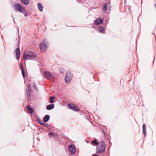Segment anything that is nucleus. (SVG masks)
<instances>
[{
    "label": "nucleus",
    "mask_w": 156,
    "mask_h": 156,
    "mask_svg": "<svg viewBox=\"0 0 156 156\" xmlns=\"http://www.w3.org/2000/svg\"><path fill=\"white\" fill-rule=\"evenodd\" d=\"M37 56V54L34 52L27 51L23 54V58L25 60H32Z\"/></svg>",
    "instance_id": "obj_1"
},
{
    "label": "nucleus",
    "mask_w": 156,
    "mask_h": 156,
    "mask_svg": "<svg viewBox=\"0 0 156 156\" xmlns=\"http://www.w3.org/2000/svg\"><path fill=\"white\" fill-rule=\"evenodd\" d=\"M105 145L103 141H101L99 144L97 148V152L99 154H102L105 151Z\"/></svg>",
    "instance_id": "obj_2"
},
{
    "label": "nucleus",
    "mask_w": 156,
    "mask_h": 156,
    "mask_svg": "<svg viewBox=\"0 0 156 156\" xmlns=\"http://www.w3.org/2000/svg\"><path fill=\"white\" fill-rule=\"evenodd\" d=\"M14 6L16 10L20 12H23L25 10L23 6H21L19 4H15L14 5Z\"/></svg>",
    "instance_id": "obj_3"
},
{
    "label": "nucleus",
    "mask_w": 156,
    "mask_h": 156,
    "mask_svg": "<svg viewBox=\"0 0 156 156\" xmlns=\"http://www.w3.org/2000/svg\"><path fill=\"white\" fill-rule=\"evenodd\" d=\"M47 48V40L44 39L43 40V42L40 45V48L42 51H45Z\"/></svg>",
    "instance_id": "obj_4"
},
{
    "label": "nucleus",
    "mask_w": 156,
    "mask_h": 156,
    "mask_svg": "<svg viewBox=\"0 0 156 156\" xmlns=\"http://www.w3.org/2000/svg\"><path fill=\"white\" fill-rule=\"evenodd\" d=\"M73 76L71 73L67 72L65 77V81L66 83H69L71 80Z\"/></svg>",
    "instance_id": "obj_5"
},
{
    "label": "nucleus",
    "mask_w": 156,
    "mask_h": 156,
    "mask_svg": "<svg viewBox=\"0 0 156 156\" xmlns=\"http://www.w3.org/2000/svg\"><path fill=\"white\" fill-rule=\"evenodd\" d=\"M67 105L70 109L74 111H77L80 110V108L74 104H68Z\"/></svg>",
    "instance_id": "obj_6"
},
{
    "label": "nucleus",
    "mask_w": 156,
    "mask_h": 156,
    "mask_svg": "<svg viewBox=\"0 0 156 156\" xmlns=\"http://www.w3.org/2000/svg\"><path fill=\"white\" fill-rule=\"evenodd\" d=\"M46 78L48 79L51 80L53 79V76L51 73L49 72H46L44 73Z\"/></svg>",
    "instance_id": "obj_7"
},
{
    "label": "nucleus",
    "mask_w": 156,
    "mask_h": 156,
    "mask_svg": "<svg viewBox=\"0 0 156 156\" xmlns=\"http://www.w3.org/2000/svg\"><path fill=\"white\" fill-rule=\"evenodd\" d=\"M69 150L71 154H73L76 152V149L74 145L72 144L70 145L69 147Z\"/></svg>",
    "instance_id": "obj_8"
},
{
    "label": "nucleus",
    "mask_w": 156,
    "mask_h": 156,
    "mask_svg": "<svg viewBox=\"0 0 156 156\" xmlns=\"http://www.w3.org/2000/svg\"><path fill=\"white\" fill-rule=\"evenodd\" d=\"M16 53L17 59L18 60L20 58V51L19 48H17L16 49Z\"/></svg>",
    "instance_id": "obj_9"
},
{
    "label": "nucleus",
    "mask_w": 156,
    "mask_h": 156,
    "mask_svg": "<svg viewBox=\"0 0 156 156\" xmlns=\"http://www.w3.org/2000/svg\"><path fill=\"white\" fill-rule=\"evenodd\" d=\"M103 22V20L101 18H98L94 22V23L96 25H99L101 24Z\"/></svg>",
    "instance_id": "obj_10"
},
{
    "label": "nucleus",
    "mask_w": 156,
    "mask_h": 156,
    "mask_svg": "<svg viewBox=\"0 0 156 156\" xmlns=\"http://www.w3.org/2000/svg\"><path fill=\"white\" fill-rule=\"evenodd\" d=\"M54 107V104H49L47 105L46 107V109L48 110L53 109Z\"/></svg>",
    "instance_id": "obj_11"
},
{
    "label": "nucleus",
    "mask_w": 156,
    "mask_h": 156,
    "mask_svg": "<svg viewBox=\"0 0 156 156\" xmlns=\"http://www.w3.org/2000/svg\"><path fill=\"white\" fill-rule=\"evenodd\" d=\"M50 119V116L48 115H46L44 116L43 119L44 122H46L48 121Z\"/></svg>",
    "instance_id": "obj_12"
},
{
    "label": "nucleus",
    "mask_w": 156,
    "mask_h": 156,
    "mask_svg": "<svg viewBox=\"0 0 156 156\" xmlns=\"http://www.w3.org/2000/svg\"><path fill=\"white\" fill-rule=\"evenodd\" d=\"M37 5L38 9L40 11H42L43 9V6L40 3H38Z\"/></svg>",
    "instance_id": "obj_13"
},
{
    "label": "nucleus",
    "mask_w": 156,
    "mask_h": 156,
    "mask_svg": "<svg viewBox=\"0 0 156 156\" xmlns=\"http://www.w3.org/2000/svg\"><path fill=\"white\" fill-rule=\"evenodd\" d=\"M143 132L144 136H146V127L145 124H143Z\"/></svg>",
    "instance_id": "obj_14"
},
{
    "label": "nucleus",
    "mask_w": 156,
    "mask_h": 156,
    "mask_svg": "<svg viewBox=\"0 0 156 156\" xmlns=\"http://www.w3.org/2000/svg\"><path fill=\"white\" fill-rule=\"evenodd\" d=\"M28 89L27 90V92H26L27 94V97L28 98H30V85H29L28 86Z\"/></svg>",
    "instance_id": "obj_15"
},
{
    "label": "nucleus",
    "mask_w": 156,
    "mask_h": 156,
    "mask_svg": "<svg viewBox=\"0 0 156 156\" xmlns=\"http://www.w3.org/2000/svg\"><path fill=\"white\" fill-rule=\"evenodd\" d=\"M26 108L27 109L28 112L30 113H31L33 111V109L32 108H31L30 106L29 105H27L26 106Z\"/></svg>",
    "instance_id": "obj_16"
},
{
    "label": "nucleus",
    "mask_w": 156,
    "mask_h": 156,
    "mask_svg": "<svg viewBox=\"0 0 156 156\" xmlns=\"http://www.w3.org/2000/svg\"><path fill=\"white\" fill-rule=\"evenodd\" d=\"M22 2L24 5H28L29 3V0H21Z\"/></svg>",
    "instance_id": "obj_17"
},
{
    "label": "nucleus",
    "mask_w": 156,
    "mask_h": 156,
    "mask_svg": "<svg viewBox=\"0 0 156 156\" xmlns=\"http://www.w3.org/2000/svg\"><path fill=\"white\" fill-rule=\"evenodd\" d=\"M105 30V28L101 26L99 28V31L101 33H104V31Z\"/></svg>",
    "instance_id": "obj_18"
},
{
    "label": "nucleus",
    "mask_w": 156,
    "mask_h": 156,
    "mask_svg": "<svg viewBox=\"0 0 156 156\" xmlns=\"http://www.w3.org/2000/svg\"><path fill=\"white\" fill-rule=\"evenodd\" d=\"M50 103H53L54 102L53 100L55 99V98L54 97L51 96L50 97Z\"/></svg>",
    "instance_id": "obj_19"
},
{
    "label": "nucleus",
    "mask_w": 156,
    "mask_h": 156,
    "mask_svg": "<svg viewBox=\"0 0 156 156\" xmlns=\"http://www.w3.org/2000/svg\"><path fill=\"white\" fill-rule=\"evenodd\" d=\"M107 5L106 4H104L103 5V11H106L107 9Z\"/></svg>",
    "instance_id": "obj_20"
},
{
    "label": "nucleus",
    "mask_w": 156,
    "mask_h": 156,
    "mask_svg": "<svg viewBox=\"0 0 156 156\" xmlns=\"http://www.w3.org/2000/svg\"><path fill=\"white\" fill-rule=\"evenodd\" d=\"M37 121H38V122L41 125V124H42V123L44 122H43V121L42 120L38 118H37Z\"/></svg>",
    "instance_id": "obj_21"
},
{
    "label": "nucleus",
    "mask_w": 156,
    "mask_h": 156,
    "mask_svg": "<svg viewBox=\"0 0 156 156\" xmlns=\"http://www.w3.org/2000/svg\"><path fill=\"white\" fill-rule=\"evenodd\" d=\"M22 13L24 15V16H25L27 17L28 16V13L25 10L23 12H22Z\"/></svg>",
    "instance_id": "obj_22"
},
{
    "label": "nucleus",
    "mask_w": 156,
    "mask_h": 156,
    "mask_svg": "<svg viewBox=\"0 0 156 156\" xmlns=\"http://www.w3.org/2000/svg\"><path fill=\"white\" fill-rule=\"evenodd\" d=\"M20 68H21V69L22 73V75H23V78H24V71H23V70L22 69V66H21V65H20Z\"/></svg>",
    "instance_id": "obj_23"
},
{
    "label": "nucleus",
    "mask_w": 156,
    "mask_h": 156,
    "mask_svg": "<svg viewBox=\"0 0 156 156\" xmlns=\"http://www.w3.org/2000/svg\"><path fill=\"white\" fill-rule=\"evenodd\" d=\"M41 125L45 127H47L48 126V124L44 122L42 123V124H41Z\"/></svg>",
    "instance_id": "obj_24"
},
{
    "label": "nucleus",
    "mask_w": 156,
    "mask_h": 156,
    "mask_svg": "<svg viewBox=\"0 0 156 156\" xmlns=\"http://www.w3.org/2000/svg\"><path fill=\"white\" fill-rule=\"evenodd\" d=\"M96 139H95L94 141H93L91 142V143L92 144H95L97 145L98 144V143L96 141Z\"/></svg>",
    "instance_id": "obj_25"
},
{
    "label": "nucleus",
    "mask_w": 156,
    "mask_h": 156,
    "mask_svg": "<svg viewBox=\"0 0 156 156\" xmlns=\"http://www.w3.org/2000/svg\"><path fill=\"white\" fill-rule=\"evenodd\" d=\"M34 89L36 90H38L37 88V86L36 85L35 83H34Z\"/></svg>",
    "instance_id": "obj_26"
},
{
    "label": "nucleus",
    "mask_w": 156,
    "mask_h": 156,
    "mask_svg": "<svg viewBox=\"0 0 156 156\" xmlns=\"http://www.w3.org/2000/svg\"><path fill=\"white\" fill-rule=\"evenodd\" d=\"M48 134L49 136L51 137H53L54 136V134L51 133H49Z\"/></svg>",
    "instance_id": "obj_27"
},
{
    "label": "nucleus",
    "mask_w": 156,
    "mask_h": 156,
    "mask_svg": "<svg viewBox=\"0 0 156 156\" xmlns=\"http://www.w3.org/2000/svg\"><path fill=\"white\" fill-rule=\"evenodd\" d=\"M93 156H98L96 154H94V155H93Z\"/></svg>",
    "instance_id": "obj_28"
},
{
    "label": "nucleus",
    "mask_w": 156,
    "mask_h": 156,
    "mask_svg": "<svg viewBox=\"0 0 156 156\" xmlns=\"http://www.w3.org/2000/svg\"><path fill=\"white\" fill-rule=\"evenodd\" d=\"M155 7H156V4L155 5Z\"/></svg>",
    "instance_id": "obj_29"
}]
</instances>
